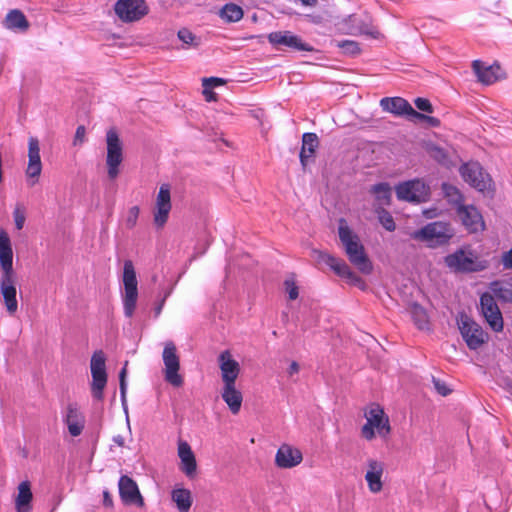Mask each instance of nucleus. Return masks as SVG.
<instances>
[{
    "instance_id": "f257e3e1",
    "label": "nucleus",
    "mask_w": 512,
    "mask_h": 512,
    "mask_svg": "<svg viewBox=\"0 0 512 512\" xmlns=\"http://www.w3.org/2000/svg\"><path fill=\"white\" fill-rule=\"evenodd\" d=\"M338 234L342 242L349 261L355 265L362 273L370 274L372 264L369 261L364 246L359 237L346 224L344 219L340 220Z\"/></svg>"
},
{
    "instance_id": "f03ea898",
    "label": "nucleus",
    "mask_w": 512,
    "mask_h": 512,
    "mask_svg": "<svg viewBox=\"0 0 512 512\" xmlns=\"http://www.w3.org/2000/svg\"><path fill=\"white\" fill-rule=\"evenodd\" d=\"M453 237V231L450 225L436 221L428 223L421 229L415 230L411 233V238L426 244L429 248H437L449 242Z\"/></svg>"
},
{
    "instance_id": "7ed1b4c3",
    "label": "nucleus",
    "mask_w": 512,
    "mask_h": 512,
    "mask_svg": "<svg viewBox=\"0 0 512 512\" xmlns=\"http://www.w3.org/2000/svg\"><path fill=\"white\" fill-rule=\"evenodd\" d=\"M446 266L456 273L480 272L487 268V262L478 259V256L467 248L457 249L444 258Z\"/></svg>"
},
{
    "instance_id": "20e7f679",
    "label": "nucleus",
    "mask_w": 512,
    "mask_h": 512,
    "mask_svg": "<svg viewBox=\"0 0 512 512\" xmlns=\"http://www.w3.org/2000/svg\"><path fill=\"white\" fill-rule=\"evenodd\" d=\"M123 284H124V295H123V309L124 315L131 318L136 308V302L138 298L137 289V278L136 272L131 260L124 261L123 267Z\"/></svg>"
},
{
    "instance_id": "39448f33",
    "label": "nucleus",
    "mask_w": 512,
    "mask_h": 512,
    "mask_svg": "<svg viewBox=\"0 0 512 512\" xmlns=\"http://www.w3.org/2000/svg\"><path fill=\"white\" fill-rule=\"evenodd\" d=\"M106 358L102 350L95 351L91 357L90 369L92 375L91 394L96 400H103V390L107 384Z\"/></svg>"
},
{
    "instance_id": "423d86ee",
    "label": "nucleus",
    "mask_w": 512,
    "mask_h": 512,
    "mask_svg": "<svg viewBox=\"0 0 512 512\" xmlns=\"http://www.w3.org/2000/svg\"><path fill=\"white\" fill-rule=\"evenodd\" d=\"M108 177L114 180L119 175V166L123 161V146L117 131L113 128L106 133Z\"/></svg>"
},
{
    "instance_id": "0eeeda50",
    "label": "nucleus",
    "mask_w": 512,
    "mask_h": 512,
    "mask_svg": "<svg viewBox=\"0 0 512 512\" xmlns=\"http://www.w3.org/2000/svg\"><path fill=\"white\" fill-rule=\"evenodd\" d=\"M458 325L460 333L469 349L477 350L487 342V333L467 315H461Z\"/></svg>"
},
{
    "instance_id": "6e6552de",
    "label": "nucleus",
    "mask_w": 512,
    "mask_h": 512,
    "mask_svg": "<svg viewBox=\"0 0 512 512\" xmlns=\"http://www.w3.org/2000/svg\"><path fill=\"white\" fill-rule=\"evenodd\" d=\"M365 416L367 421L361 429V434L366 440L375 437V429L381 437H386L390 433L389 420L379 406L372 407Z\"/></svg>"
},
{
    "instance_id": "1a4fd4ad",
    "label": "nucleus",
    "mask_w": 512,
    "mask_h": 512,
    "mask_svg": "<svg viewBox=\"0 0 512 512\" xmlns=\"http://www.w3.org/2000/svg\"><path fill=\"white\" fill-rule=\"evenodd\" d=\"M162 359L165 366V380L175 387L183 384V378L178 373L180 369V360L177 355V348L172 341H167L164 345Z\"/></svg>"
},
{
    "instance_id": "9d476101",
    "label": "nucleus",
    "mask_w": 512,
    "mask_h": 512,
    "mask_svg": "<svg viewBox=\"0 0 512 512\" xmlns=\"http://www.w3.org/2000/svg\"><path fill=\"white\" fill-rule=\"evenodd\" d=\"M268 41L278 50L316 51L313 46L304 42L301 37L288 30L271 32L268 35Z\"/></svg>"
},
{
    "instance_id": "9b49d317",
    "label": "nucleus",
    "mask_w": 512,
    "mask_h": 512,
    "mask_svg": "<svg viewBox=\"0 0 512 512\" xmlns=\"http://www.w3.org/2000/svg\"><path fill=\"white\" fill-rule=\"evenodd\" d=\"M114 11L122 22L131 23L146 16L149 8L145 0H118Z\"/></svg>"
},
{
    "instance_id": "f8f14e48",
    "label": "nucleus",
    "mask_w": 512,
    "mask_h": 512,
    "mask_svg": "<svg viewBox=\"0 0 512 512\" xmlns=\"http://www.w3.org/2000/svg\"><path fill=\"white\" fill-rule=\"evenodd\" d=\"M460 174L465 182L480 192L488 190L491 186L490 176L477 162L463 164L460 167Z\"/></svg>"
},
{
    "instance_id": "ddd939ff",
    "label": "nucleus",
    "mask_w": 512,
    "mask_h": 512,
    "mask_svg": "<svg viewBox=\"0 0 512 512\" xmlns=\"http://www.w3.org/2000/svg\"><path fill=\"white\" fill-rule=\"evenodd\" d=\"M480 310L493 331L501 332L503 330L502 313L491 293L485 292L480 296Z\"/></svg>"
},
{
    "instance_id": "4468645a",
    "label": "nucleus",
    "mask_w": 512,
    "mask_h": 512,
    "mask_svg": "<svg viewBox=\"0 0 512 512\" xmlns=\"http://www.w3.org/2000/svg\"><path fill=\"white\" fill-rule=\"evenodd\" d=\"M396 195L399 200L420 203L429 196V187L420 180H410L396 186Z\"/></svg>"
},
{
    "instance_id": "2eb2a0df",
    "label": "nucleus",
    "mask_w": 512,
    "mask_h": 512,
    "mask_svg": "<svg viewBox=\"0 0 512 512\" xmlns=\"http://www.w3.org/2000/svg\"><path fill=\"white\" fill-rule=\"evenodd\" d=\"M0 293L7 312L14 315L18 310L16 274H1Z\"/></svg>"
},
{
    "instance_id": "dca6fc26",
    "label": "nucleus",
    "mask_w": 512,
    "mask_h": 512,
    "mask_svg": "<svg viewBox=\"0 0 512 512\" xmlns=\"http://www.w3.org/2000/svg\"><path fill=\"white\" fill-rule=\"evenodd\" d=\"M119 496L125 505L144 506V499L137 483L129 476L122 475L118 482Z\"/></svg>"
},
{
    "instance_id": "f3484780",
    "label": "nucleus",
    "mask_w": 512,
    "mask_h": 512,
    "mask_svg": "<svg viewBox=\"0 0 512 512\" xmlns=\"http://www.w3.org/2000/svg\"><path fill=\"white\" fill-rule=\"evenodd\" d=\"M170 210V186L168 184H162L157 195L156 209L154 211V222L158 227H162L167 222Z\"/></svg>"
},
{
    "instance_id": "a211bd4d",
    "label": "nucleus",
    "mask_w": 512,
    "mask_h": 512,
    "mask_svg": "<svg viewBox=\"0 0 512 512\" xmlns=\"http://www.w3.org/2000/svg\"><path fill=\"white\" fill-rule=\"evenodd\" d=\"M218 364L221 371L223 384L236 383L240 374L239 363L232 358L229 350L222 351L218 356Z\"/></svg>"
},
{
    "instance_id": "6ab92c4d",
    "label": "nucleus",
    "mask_w": 512,
    "mask_h": 512,
    "mask_svg": "<svg viewBox=\"0 0 512 512\" xmlns=\"http://www.w3.org/2000/svg\"><path fill=\"white\" fill-rule=\"evenodd\" d=\"M302 460V452L288 444L281 445L275 455V464L282 469L293 468L299 465Z\"/></svg>"
},
{
    "instance_id": "aec40b11",
    "label": "nucleus",
    "mask_w": 512,
    "mask_h": 512,
    "mask_svg": "<svg viewBox=\"0 0 512 512\" xmlns=\"http://www.w3.org/2000/svg\"><path fill=\"white\" fill-rule=\"evenodd\" d=\"M458 215L469 232L476 233L484 230L485 223L483 217L474 206H460L458 208Z\"/></svg>"
},
{
    "instance_id": "412c9836",
    "label": "nucleus",
    "mask_w": 512,
    "mask_h": 512,
    "mask_svg": "<svg viewBox=\"0 0 512 512\" xmlns=\"http://www.w3.org/2000/svg\"><path fill=\"white\" fill-rule=\"evenodd\" d=\"M28 166L26 175L29 178H38L42 171V163L40 158L39 141L35 137H30L28 141Z\"/></svg>"
},
{
    "instance_id": "4be33fe9",
    "label": "nucleus",
    "mask_w": 512,
    "mask_h": 512,
    "mask_svg": "<svg viewBox=\"0 0 512 512\" xmlns=\"http://www.w3.org/2000/svg\"><path fill=\"white\" fill-rule=\"evenodd\" d=\"M368 470L365 474V480L372 493H378L383 488L381 477L384 472V463L375 459L367 461Z\"/></svg>"
},
{
    "instance_id": "5701e85b",
    "label": "nucleus",
    "mask_w": 512,
    "mask_h": 512,
    "mask_svg": "<svg viewBox=\"0 0 512 512\" xmlns=\"http://www.w3.org/2000/svg\"><path fill=\"white\" fill-rule=\"evenodd\" d=\"M178 456L181 461L180 470L189 478L196 474L197 463L195 455L186 441H179Z\"/></svg>"
},
{
    "instance_id": "b1692460",
    "label": "nucleus",
    "mask_w": 512,
    "mask_h": 512,
    "mask_svg": "<svg viewBox=\"0 0 512 512\" xmlns=\"http://www.w3.org/2000/svg\"><path fill=\"white\" fill-rule=\"evenodd\" d=\"M0 266L2 274H15L11 241L4 230H0Z\"/></svg>"
},
{
    "instance_id": "393cba45",
    "label": "nucleus",
    "mask_w": 512,
    "mask_h": 512,
    "mask_svg": "<svg viewBox=\"0 0 512 512\" xmlns=\"http://www.w3.org/2000/svg\"><path fill=\"white\" fill-rule=\"evenodd\" d=\"M380 106L384 111L395 115H407L412 118L415 109L407 100L401 97H385L380 100Z\"/></svg>"
},
{
    "instance_id": "a878e982",
    "label": "nucleus",
    "mask_w": 512,
    "mask_h": 512,
    "mask_svg": "<svg viewBox=\"0 0 512 512\" xmlns=\"http://www.w3.org/2000/svg\"><path fill=\"white\" fill-rule=\"evenodd\" d=\"M64 422L67 425L68 431L71 436L76 437L82 433L84 429L85 418L83 414L79 411L76 404L70 403L67 406Z\"/></svg>"
},
{
    "instance_id": "bb28decb",
    "label": "nucleus",
    "mask_w": 512,
    "mask_h": 512,
    "mask_svg": "<svg viewBox=\"0 0 512 512\" xmlns=\"http://www.w3.org/2000/svg\"><path fill=\"white\" fill-rule=\"evenodd\" d=\"M319 146L317 134L306 132L302 135V146L300 151V162L303 168L308 164L309 159L314 156L316 148Z\"/></svg>"
},
{
    "instance_id": "cd10ccee",
    "label": "nucleus",
    "mask_w": 512,
    "mask_h": 512,
    "mask_svg": "<svg viewBox=\"0 0 512 512\" xmlns=\"http://www.w3.org/2000/svg\"><path fill=\"white\" fill-rule=\"evenodd\" d=\"M221 396L233 414L240 411L243 397L242 393L236 389V383L223 384Z\"/></svg>"
},
{
    "instance_id": "c85d7f7f",
    "label": "nucleus",
    "mask_w": 512,
    "mask_h": 512,
    "mask_svg": "<svg viewBox=\"0 0 512 512\" xmlns=\"http://www.w3.org/2000/svg\"><path fill=\"white\" fill-rule=\"evenodd\" d=\"M318 261L328 265L338 276L346 279L351 275V268L342 259L336 258L325 252H318Z\"/></svg>"
},
{
    "instance_id": "c756f323",
    "label": "nucleus",
    "mask_w": 512,
    "mask_h": 512,
    "mask_svg": "<svg viewBox=\"0 0 512 512\" xmlns=\"http://www.w3.org/2000/svg\"><path fill=\"white\" fill-rule=\"evenodd\" d=\"M33 494L29 481H22L18 485V494L15 499V508L17 512H30L32 510Z\"/></svg>"
},
{
    "instance_id": "7c9ffc66",
    "label": "nucleus",
    "mask_w": 512,
    "mask_h": 512,
    "mask_svg": "<svg viewBox=\"0 0 512 512\" xmlns=\"http://www.w3.org/2000/svg\"><path fill=\"white\" fill-rule=\"evenodd\" d=\"M472 67L478 80L483 84L490 85L498 79L497 71L500 70L499 65H491L486 67L482 61L475 60Z\"/></svg>"
},
{
    "instance_id": "2f4dec72",
    "label": "nucleus",
    "mask_w": 512,
    "mask_h": 512,
    "mask_svg": "<svg viewBox=\"0 0 512 512\" xmlns=\"http://www.w3.org/2000/svg\"><path fill=\"white\" fill-rule=\"evenodd\" d=\"M491 294L504 303H512V281L495 280L489 284Z\"/></svg>"
},
{
    "instance_id": "473e14b6",
    "label": "nucleus",
    "mask_w": 512,
    "mask_h": 512,
    "mask_svg": "<svg viewBox=\"0 0 512 512\" xmlns=\"http://www.w3.org/2000/svg\"><path fill=\"white\" fill-rule=\"evenodd\" d=\"M171 499L176 504L179 512H189L193 503L191 491L186 488L172 490Z\"/></svg>"
},
{
    "instance_id": "72a5a7b5",
    "label": "nucleus",
    "mask_w": 512,
    "mask_h": 512,
    "mask_svg": "<svg viewBox=\"0 0 512 512\" xmlns=\"http://www.w3.org/2000/svg\"><path fill=\"white\" fill-rule=\"evenodd\" d=\"M4 25L10 30L26 31L29 28V22L23 12L14 9L11 10L5 17Z\"/></svg>"
},
{
    "instance_id": "f704fd0d",
    "label": "nucleus",
    "mask_w": 512,
    "mask_h": 512,
    "mask_svg": "<svg viewBox=\"0 0 512 512\" xmlns=\"http://www.w3.org/2000/svg\"><path fill=\"white\" fill-rule=\"evenodd\" d=\"M371 193L375 196L380 206L389 205L391 201V187L386 182L375 184L371 187Z\"/></svg>"
},
{
    "instance_id": "c9c22d12",
    "label": "nucleus",
    "mask_w": 512,
    "mask_h": 512,
    "mask_svg": "<svg viewBox=\"0 0 512 512\" xmlns=\"http://www.w3.org/2000/svg\"><path fill=\"white\" fill-rule=\"evenodd\" d=\"M243 14V9L234 3L225 4L219 12V16L226 22H238L243 18Z\"/></svg>"
},
{
    "instance_id": "e433bc0d",
    "label": "nucleus",
    "mask_w": 512,
    "mask_h": 512,
    "mask_svg": "<svg viewBox=\"0 0 512 512\" xmlns=\"http://www.w3.org/2000/svg\"><path fill=\"white\" fill-rule=\"evenodd\" d=\"M425 152L434 159L436 162L443 166H448L450 164V158L447 150L443 147L435 145L433 143H429L424 147Z\"/></svg>"
},
{
    "instance_id": "4c0bfd02",
    "label": "nucleus",
    "mask_w": 512,
    "mask_h": 512,
    "mask_svg": "<svg viewBox=\"0 0 512 512\" xmlns=\"http://www.w3.org/2000/svg\"><path fill=\"white\" fill-rule=\"evenodd\" d=\"M409 313L411 315V318L413 319L415 325L419 329H426L428 328V315L426 310L418 303H412L409 306Z\"/></svg>"
},
{
    "instance_id": "58836bf2",
    "label": "nucleus",
    "mask_w": 512,
    "mask_h": 512,
    "mask_svg": "<svg viewBox=\"0 0 512 512\" xmlns=\"http://www.w3.org/2000/svg\"><path fill=\"white\" fill-rule=\"evenodd\" d=\"M377 213L380 223L387 231L392 232L396 229V224L393 220V217L388 211L381 208L377 210Z\"/></svg>"
},
{
    "instance_id": "ea45409f",
    "label": "nucleus",
    "mask_w": 512,
    "mask_h": 512,
    "mask_svg": "<svg viewBox=\"0 0 512 512\" xmlns=\"http://www.w3.org/2000/svg\"><path fill=\"white\" fill-rule=\"evenodd\" d=\"M177 36L180 41L184 44L197 47L199 45V41L196 36L187 28H182L178 31Z\"/></svg>"
},
{
    "instance_id": "a19ab883",
    "label": "nucleus",
    "mask_w": 512,
    "mask_h": 512,
    "mask_svg": "<svg viewBox=\"0 0 512 512\" xmlns=\"http://www.w3.org/2000/svg\"><path fill=\"white\" fill-rule=\"evenodd\" d=\"M443 191L450 202L455 204H459L460 202H462L463 197L460 191L455 186L443 184Z\"/></svg>"
},
{
    "instance_id": "79ce46f5",
    "label": "nucleus",
    "mask_w": 512,
    "mask_h": 512,
    "mask_svg": "<svg viewBox=\"0 0 512 512\" xmlns=\"http://www.w3.org/2000/svg\"><path fill=\"white\" fill-rule=\"evenodd\" d=\"M338 47L343 49V52L345 54L354 55L360 52L359 44L352 40H344L341 42H338Z\"/></svg>"
},
{
    "instance_id": "37998d69",
    "label": "nucleus",
    "mask_w": 512,
    "mask_h": 512,
    "mask_svg": "<svg viewBox=\"0 0 512 512\" xmlns=\"http://www.w3.org/2000/svg\"><path fill=\"white\" fill-rule=\"evenodd\" d=\"M139 212H140V210H139L138 206H133L129 209L126 220H125V224H126L127 228L131 229L136 225L138 217H139Z\"/></svg>"
},
{
    "instance_id": "c03bdc74",
    "label": "nucleus",
    "mask_w": 512,
    "mask_h": 512,
    "mask_svg": "<svg viewBox=\"0 0 512 512\" xmlns=\"http://www.w3.org/2000/svg\"><path fill=\"white\" fill-rule=\"evenodd\" d=\"M285 289L289 295L290 300H295L298 298L299 290L298 286L296 285V282L293 278L286 279L284 281Z\"/></svg>"
},
{
    "instance_id": "a18cd8bd",
    "label": "nucleus",
    "mask_w": 512,
    "mask_h": 512,
    "mask_svg": "<svg viewBox=\"0 0 512 512\" xmlns=\"http://www.w3.org/2000/svg\"><path fill=\"white\" fill-rule=\"evenodd\" d=\"M411 119H418V120H424L426 121L431 127H439L440 126V120L436 117L427 116L422 113L414 111V114Z\"/></svg>"
},
{
    "instance_id": "49530a36",
    "label": "nucleus",
    "mask_w": 512,
    "mask_h": 512,
    "mask_svg": "<svg viewBox=\"0 0 512 512\" xmlns=\"http://www.w3.org/2000/svg\"><path fill=\"white\" fill-rule=\"evenodd\" d=\"M414 104L420 111L433 113V106L431 102L426 98L418 97L414 100Z\"/></svg>"
},
{
    "instance_id": "de8ad7c7",
    "label": "nucleus",
    "mask_w": 512,
    "mask_h": 512,
    "mask_svg": "<svg viewBox=\"0 0 512 512\" xmlns=\"http://www.w3.org/2000/svg\"><path fill=\"white\" fill-rule=\"evenodd\" d=\"M346 279L350 284L360 288L361 290H365L367 287L365 281L353 271H351V275H349Z\"/></svg>"
},
{
    "instance_id": "09e8293b",
    "label": "nucleus",
    "mask_w": 512,
    "mask_h": 512,
    "mask_svg": "<svg viewBox=\"0 0 512 512\" xmlns=\"http://www.w3.org/2000/svg\"><path fill=\"white\" fill-rule=\"evenodd\" d=\"M433 384H434V388L436 389V391L442 395V396H447L448 394H450L451 390L448 388V386L442 382L441 380L433 377Z\"/></svg>"
},
{
    "instance_id": "8fccbe9b",
    "label": "nucleus",
    "mask_w": 512,
    "mask_h": 512,
    "mask_svg": "<svg viewBox=\"0 0 512 512\" xmlns=\"http://www.w3.org/2000/svg\"><path fill=\"white\" fill-rule=\"evenodd\" d=\"M85 135H86L85 127L83 125L78 126L76 129V132H75L73 145L74 146L82 145L85 141Z\"/></svg>"
},
{
    "instance_id": "3c124183",
    "label": "nucleus",
    "mask_w": 512,
    "mask_h": 512,
    "mask_svg": "<svg viewBox=\"0 0 512 512\" xmlns=\"http://www.w3.org/2000/svg\"><path fill=\"white\" fill-rule=\"evenodd\" d=\"M13 217L16 228L21 230L25 223V214L19 208H16L13 212Z\"/></svg>"
},
{
    "instance_id": "603ef678",
    "label": "nucleus",
    "mask_w": 512,
    "mask_h": 512,
    "mask_svg": "<svg viewBox=\"0 0 512 512\" xmlns=\"http://www.w3.org/2000/svg\"><path fill=\"white\" fill-rule=\"evenodd\" d=\"M501 263L504 269H512V248L502 254Z\"/></svg>"
},
{
    "instance_id": "864d4df0",
    "label": "nucleus",
    "mask_w": 512,
    "mask_h": 512,
    "mask_svg": "<svg viewBox=\"0 0 512 512\" xmlns=\"http://www.w3.org/2000/svg\"><path fill=\"white\" fill-rule=\"evenodd\" d=\"M224 83V79L217 77L203 78L202 80V85H209L211 88L223 85Z\"/></svg>"
},
{
    "instance_id": "5fc2aeb1",
    "label": "nucleus",
    "mask_w": 512,
    "mask_h": 512,
    "mask_svg": "<svg viewBox=\"0 0 512 512\" xmlns=\"http://www.w3.org/2000/svg\"><path fill=\"white\" fill-rule=\"evenodd\" d=\"M202 86H203V95L205 96V99L207 101H215L216 93L212 91L211 86H209V85H202Z\"/></svg>"
},
{
    "instance_id": "6e6d98bb",
    "label": "nucleus",
    "mask_w": 512,
    "mask_h": 512,
    "mask_svg": "<svg viewBox=\"0 0 512 512\" xmlns=\"http://www.w3.org/2000/svg\"><path fill=\"white\" fill-rule=\"evenodd\" d=\"M103 505L108 508L113 507V499L108 490L103 491Z\"/></svg>"
},
{
    "instance_id": "4d7b16f0",
    "label": "nucleus",
    "mask_w": 512,
    "mask_h": 512,
    "mask_svg": "<svg viewBox=\"0 0 512 512\" xmlns=\"http://www.w3.org/2000/svg\"><path fill=\"white\" fill-rule=\"evenodd\" d=\"M119 386H120L121 400H122V403L124 404L126 401V390H127L126 381H124V380L119 381Z\"/></svg>"
},
{
    "instance_id": "13d9d810",
    "label": "nucleus",
    "mask_w": 512,
    "mask_h": 512,
    "mask_svg": "<svg viewBox=\"0 0 512 512\" xmlns=\"http://www.w3.org/2000/svg\"><path fill=\"white\" fill-rule=\"evenodd\" d=\"M298 371H299V365H298V363H297V362L293 361V362L290 364V367H289V369H288V373H289L290 375H293V374H295V373H298Z\"/></svg>"
},
{
    "instance_id": "bf43d9fd",
    "label": "nucleus",
    "mask_w": 512,
    "mask_h": 512,
    "mask_svg": "<svg viewBox=\"0 0 512 512\" xmlns=\"http://www.w3.org/2000/svg\"><path fill=\"white\" fill-rule=\"evenodd\" d=\"M126 366H127V362L125 363L124 367L121 369L120 373H119V381H126V375H127V369H126Z\"/></svg>"
},
{
    "instance_id": "052dcab7",
    "label": "nucleus",
    "mask_w": 512,
    "mask_h": 512,
    "mask_svg": "<svg viewBox=\"0 0 512 512\" xmlns=\"http://www.w3.org/2000/svg\"><path fill=\"white\" fill-rule=\"evenodd\" d=\"M164 302H165V298H163L161 300V302L155 307V316H159L161 311H162V308L164 306Z\"/></svg>"
},
{
    "instance_id": "680f3d73",
    "label": "nucleus",
    "mask_w": 512,
    "mask_h": 512,
    "mask_svg": "<svg viewBox=\"0 0 512 512\" xmlns=\"http://www.w3.org/2000/svg\"><path fill=\"white\" fill-rule=\"evenodd\" d=\"M305 6H315L318 0H299Z\"/></svg>"
},
{
    "instance_id": "e2e57ef3",
    "label": "nucleus",
    "mask_w": 512,
    "mask_h": 512,
    "mask_svg": "<svg viewBox=\"0 0 512 512\" xmlns=\"http://www.w3.org/2000/svg\"><path fill=\"white\" fill-rule=\"evenodd\" d=\"M114 441L120 446L123 445V438L121 436L114 438Z\"/></svg>"
}]
</instances>
